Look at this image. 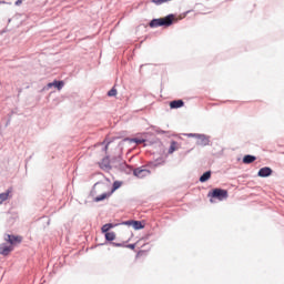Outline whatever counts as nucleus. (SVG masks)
<instances>
[{
  "label": "nucleus",
  "mask_w": 284,
  "mask_h": 284,
  "mask_svg": "<svg viewBox=\"0 0 284 284\" xmlns=\"http://www.w3.org/2000/svg\"><path fill=\"white\" fill-rule=\"evenodd\" d=\"M4 241H7V243H10V245L12 246V245H14V243H21V237L6 234Z\"/></svg>",
  "instance_id": "0eeeda50"
},
{
  "label": "nucleus",
  "mask_w": 284,
  "mask_h": 284,
  "mask_svg": "<svg viewBox=\"0 0 284 284\" xmlns=\"http://www.w3.org/2000/svg\"><path fill=\"white\" fill-rule=\"evenodd\" d=\"M63 85H64L63 81H57V80L48 83V88H57V90H63Z\"/></svg>",
  "instance_id": "9d476101"
},
{
  "label": "nucleus",
  "mask_w": 284,
  "mask_h": 284,
  "mask_svg": "<svg viewBox=\"0 0 284 284\" xmlns=\"http://www.w3.org/2000/svg\"><path fill=\"white\" fill-rule=\"evenodd\" d=\"M126 247H128L129 250H135L136 244H128Z\"/></svg>",
  "instance_id": "393cba45"
},
{
  "label": "nucleus",
  "mask_w": 284,
  "mask_h": 284,
  "mask_svg": "<svg viewBox=\"0 0 284 284\" xmlns=\"http://www.w3.org/2000/svg\"><path fill=\"white\" fill-rule=\"evenodd\" d=\"M114 239H116V234H114V232L105 233V240L106 241H114Z\"/></svg>",
  "instance_id": "a211bd4d"
},
{
  "label": "nucleus",
  "mask_w": 284,
  "mask_h": 284,
  "mask_svg": "<svg viewBox=\"0 0 284 284\" xmlns=\"http://www.w3.org/2000/svg\"><path fill=\"white\" fill-rule=\"evenodd\" d=\"M10 196V191H7L4 193H0V205L1 203H3L4 201H8V197Z\"/></svg>",
  "instance_id": "4468645a"
},
{
  "label": "nucleus",
  "mask_w": 284,
  "mask_h": 284,
  "mask_svg": "<svg viewBox=\"0 0 284 284\" xmlns=\"http://www.w3.org/2000/svg\"><path fill=\"white\" fill-rule=\"evenodd\" d=\"M110 195L108 193H102L101 195L94 199L95 203H100V201H105Z\"/></svg>",
  "instance_id": "dca6fc26"
},
{
  "label": "nucleus",
  "mask_w": 284,
  "mask_h": 284,
  "mask_svg": "<svg viewBox=\"0 0 284 284\" xmlns=\"http://www.w3.org/2000/svg\"><path fill=\"white\" fill-rule=\"evenodd\" d=\"M176 152V142H172L169 149V154Z\"/></svg>",
  "instance_id": "412c9836"
},
{
  "label": "nucleus",
  "mask_w": 284,
  "mask_h": 284,
  "mask_svg": "<svg viewBox=\"0 0 284 284\" xmlns=\"http://www.w3.org/2000/svg\"><path fill=\"white\" fill-rule=\"evenodd\" d=\"M254 161H256V156L254 155H245L243 158V163H245L246 165H250V163H254Z\"/></svg>",
  "instance_id": "ddd939ff"
},
{
  "label": "nucleus",
  "mask_w": 284,
  "mask_h": 284,
  "mask_svg": "<svg viewBox=\"0 0 284 284\" xmlns=\"http://www.w3.org/2000/svg\"><path fill=\"white\" fill-rule=\"evenodd\" d=\"M108 145H110V143H108V144L104 146V152H108Z\"/></svg>",
  "instance_id": "c85d7f7f"
},
{
  "label": "nucleus",
  "mask_w": 284,
  "mask_h": 284,
  "mask_svg": "<svg viewBox=\"0 0 284 284\" xmlns=\"http://www.w3.org/2000/svg\"><path fill=\"white\" fill-rule=\"evenodd\" d=\"M12 250H14V247H12V245H8L6 243L0 244L1 256H8L10 254V252H12Z\"/></svg>",
  "instance_id": "39448f33"
},
{
  "label": "nucleus",
  "mask_w": 284,
  "mask_h": 284,
  "mask_svg": "<svg viewBox=\"0 0 284 284\" xmlns=\"http://www.w3.org/2000/svg\"><path fill=\"white\" fill-rule=\"evenodd\" d=\"M111 163H119L120 168H128V164L123 162V158L121 155H118L111 160Z\"/></svg>",
  "instance_id": "9b49d317"
},
{
  "label": "nucleus",
  "mask_w": 284,
  "mask_h": 284,
  "mask_svg": "<svg viewBox=\"0 0 284 284\" xmlns=\"http://www.w3.org/2000/svg\"><path fill=\"white\" fill-rule=\"evenodd\" d=\"M168 1H172V0H152V2L155 3V6H161L163 3H168Z\"/></svg>",
  "instance_id": "4be33fe9"
},
{
  "label": "nucleus",
  "mask_w": 284,
  "mask_h": 284,
  "mask_svg": "<svg viewBox=\"0 0 284 284\" xmlns=\"http://www.w3.org/2000/svg\"><path fill=\"white\" fill-rule=\"evenodd\" d=\"M183 105H185V102H183V100H174L170 102V108L172 110H176L179 108H183Z\"/></svg>",
  "instance_id": "6e6552de"
},
{
  "label": "nucleus",
  "mask_w": 284,
  "mask_h": 284,
  "mask_svg": "<svg viewBox=\"0 0 284 284\" xmlns=\"http://www.w3.org/2000/svg\"><path fill=\"white\" fill-rule=\"evenodd\" d=\"M22 1L21 0H17L16 1V6H21Z\"/></svg>",
  "instance_id": "cd10ccee"
},
{
  "label": "nucleus",
  "mask_w": 284,
  "mask_h": 284,
  "mask_svg": "<svg viewBox=\"0 0 284 284\" xmlns=\"http://www.w3.org/2000/svg\"><path fill=\"white\" fill-rule=\"evenodd\" d=\"M133 174L138 179H145V176H150V170L138 168L134 169Z\"/></svg>",
  "instance_id": "20e7f679"
},
{
  "label": "nucleus",
  "mask_w": 284,
  "mask_h": 284,
  "mask_svg": "<svg viewBox=\"0 0 284 284\" xmlns=\"http://www.w3.org/2000/svg\"><path fill=\"white\" fill-rule=\"evenodd\" d=\"M187 136L196 139V136H199V133H189Z\"/></svg>",
  "instance_id": "a878e982"
},
{
  "label": "nucleus",
  "mask_w": 284,
  "mask_h": 284,
  "mask_svg": "<svg viewBox=\"0 0 284 284\" xmlns=\"http://www.w3.org/2000/svg\"><path fill=\"white\" fill-rule=\"evenodd\" d=\"M114 247H123L124 244L123 243H113Z\"/></svg>",
  "instance_id": "bb28decb"
},
{
  "label": "nucleus",
  "mask_w": 284,
  "mask_h": 284,
  "mask_svg": "<svg viewBox=\"0 0 284 284\" xmlns=\"http://www.w3.org/2000/svg\"><path fill=\"white\" fill-rule=\"evenodd\" d=\"M195 136L197 139L196 145H201V148H205V145H210V138L206 136L205 134H199Z\"/></svg>",
  "instance_id": "7ed1b4c3"
},
{
  "label": "nucleus",
  "mask_w": 284,
  "mask_h": 284,
  "mask_svg": "<svg viewBox=\"0 0 284 284\" xmlns=\"http://www.w3.org/2000/svg\"><path fill=\"white\" fill-rule=\"evenodd\" d=\"M121 185H123V183L120 181L113 182L112 192H115V190H119V187H121Z\"/></svg>",
  "instance_id": "aec40b11"
},
{
  "label": "nucleus",
  "mask_w": 284,
  "mask_h": 284,
  "mask_svg": "<svg viewBox=\"0 0 284 284\" xmlns=\"http://www.w3.org/2000/svg\"><path fill=\"white\" fill-rule=\"evenodd\" d=\"M114 227V225H112L111 223L104 224L102 226V232L108 234V232H110V230H112Z\"/></svg>",
  "instance_id": "f3484780"
},
{
  "label": "nucleus",
  "mask_w": 284,
  "mask_h": 284,
  "mask_svg": "<svg viewBox=\"0 0 284 284\" xmlns=\"http://www.w3.org/2000/svg\"><path fill=\"white\" fill-rule=\"evenodd\" d=\"M209 196H212V199H217V201H225L229 194H227V190L214 189L212 193H209Z\"/></svg>",
  "instance_id": "f03ea898"
},
{
  "label": "nucleus",
  "mask_w": 284,
  "mask_h": 284,
  "mask_svg": "<svg viewBox=\"0 0 284 284\" xmlns=\"http://www.w3.org/2000/svg\"><path fill=\"white\" fill-rule=\"evenodd\" d=\"M257 176H261V179H266V176H272V169L270 166H264L260 169L257 172Z\"/></svg>",
  "instance_id": "423d86ee"
},
{
  "label": "nucleus",
  "mask_w": 284,
  "mask_h": 284,
  "mask_svg": "<svg viewBox=\"0 0 284 284\" xmlns=\"http://www.w3.org/2000/svg\"><path fill=\"white\" fill-rule=\"evenodd\" d=\"M172 23H174V16L169 14L164 18H159V19L151 20L149 26H150V28H161L163 26H165L168 28V27L172 26Z\"/></svg>",
  "instance_id": "f257e3e1"
},
{
  "label": "nucleus",
  "mask_w": 284,
  "mask_h": 284,
  "mask_svg": "<svg viewBox=\"0 0 284 284\" xmlns=\"http://www.w3.org/2000/svg\"><path fill=\"white\" fill-rule=\"evenodd\" d=\"M132 143H136V145H141V143H145L144 139L133 138L131 139Z\"/></svg>",
  "instance_id": "6ab92c4d"
},
{
  "label": "nucleus",
  "mask_w": 284,
  "mask_h": 284,
  "mask_svg": "<svg viewBox=\"0 0 284 284\" xmlns=\"http://www.w3.org/2000/svg\"><path fill=\"white\" fill-rule=\"evenodd\" d=\"M110 163H112V160H110V156H105L101 163H100V168H102V170H110Z\"/></svg>",
  "instance_id": "1a4fd4ad"
},
{
  "label": "nucleus",
  "mask_w": 284,
  "mask_h": 284,
  "mask_svg": "<svg viewBox=\"0 0 284 284\" xmlns=\"http://www.w3.org/2000/svg\"><path fill=\"white\" fill-rule=\"evenodd\" d=\"M134 220L123 222V225H133Z\"/></svg>",
  "instance_id": "b1692460"
},
{
  "label": "nucleus",
  "mask_w": 284,
  "mask_h": 284,
  "mask_svg": "<svg viewBox=\"0 0 284 284\" xmlns=\"http://www.w3.org/2000/svg\"><path fill=\"white\" fill-rule=\"evenodd\" d=\"M212 178V171H206L200 176V183H205Z\"/></svg>",
  "instance_id": "f8f14e48"
},
{
  "label": "nucleus",
  "mask_w": 284,
  "mask_h": 284,
  "mask_svg": "<svg viewBox=\"0 0 284 284\" xmlns=\"http://www.w3.org/2000/svg\"><path fill=\"white\" fill-rule=\"evenodd\" d=\"M132 227L134 230H143L145 226L141 223V221H133Z\"/></svg>",
  "instance_id": "2eb2a0df"
},
{
  "label": "nucleus",
  "mask_w": 284,
  "mask_h": 284,
  "mask_svg": "<svg viewBox=\"0 0 284 284\" xmlns=\"http://www.w3.org/2000/svg\"><path fill=\"white\" fill-rule=\"evenodd\" d=\"M108 97H116V89L112 88L109 92H108Z\"/></svg>",
  "instance_id": "5701e85b"
}]
</instances>
